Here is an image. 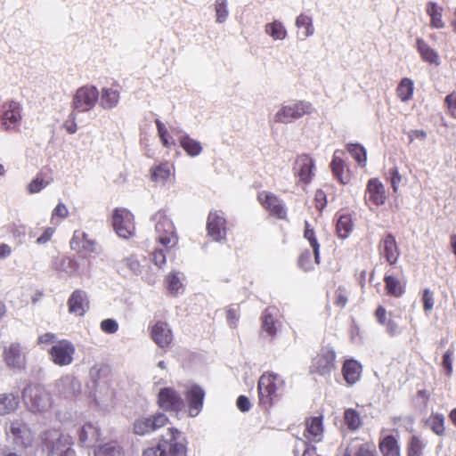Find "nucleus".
I'll use <instances>...</instances> for the list:
<instances>
[{
  "label": "nucleus",
  "mask_w": 456,
  "mask_h": 456,
  "mask_svg": "<svg viewBox=\"0 0 456 456\" xmlns=\"http://www.w3.org/2000/svg\"><path fill=\"white\" fill-rule=\"evenodd\" d=\"M237 406L241 411L246 412L249 411L251 403L247 396L240 395L237 399Z\"/></svg>",
  "instance_id": "nucleus-63"
},
{
  "label": "nucleus",
  "mask_w": 456,
  "mask_h": 456,
  "mask_svg": "<svg viewBox=\"0 0 456 456\" xmlns=\"http://www.w3.org/2000/svg\"><path fill=\"white\" fill-rule=\"evenodd\" d=\"M77 267V265L73 259L69 257H63L61 259L60 264L56 268L61 272H64L71 275L75 273Z\"/></svg>",
  "instance_id": "nucleus-52"
},
{
  "label": "nucleus",
  "mask_w": 456,
  "mask_h": 456,
  "mask_svg": "<svg viewBox=\"0 0 456 456\" xmlns=\"http://www.w3.org/2000/svg\"><path fill=\"white\" fill-rule=\"evenodd\" d=\"M295 25L297 28L303 29L300 32V37L302 39H305L314 34V28L313 25L312 18L306 14H299L296 18Z\"/></svg>",
  "instance_id": "nucleus-37"
},
{
  "label": "nucleus",
  "mask_w": 456,
  "mask_h": 456,
  "mask_svg": "<svg viewBox=\"0 0 456 456\" xmlns=\"http://www.w3.org/2000/svg\"><path fill=\"white\" fill-rule=\"evenodd\" d=\"M22 399L27 407L35 412L46 411L52 406L51 395L38 385L27 386L22 391Z\"/></svg>",
  "instance_id": "nucleus-4"
},
{
  "label": "nucleus",
  "mask_w": 456,
  "mask_h": 456,
  "mask_svg": "<svg viewBox=\"0 0 456 456\" xmlns=\"http://www.w3.org/2000/svg\"><path fill=\"white\" fill-rule=\"evenodd\" d=\"M101 329L105 333L113 334L118 330V324L113 319H105L101 322Z\"/></svg>",
  "instance_id": "nucleus-57"
},
{
  "label": "nucleus",
  "mask_w": 456,
  "mask_h": 456,
  "mask_svg": "<svg viewBox=\"0 0 456 456\" xmlns=\"http://www.w3.org/2000/svg\"><path fill=\"white\" fill-rule=\"evenodd\" d=\"M151 261L159 268L166 263V256L162 250H155L152 253Z\"/></svg>",
  "instance_id": "nucleus-60"
},
{
  "label": "nucleus",
  "mask_w": 456,
  "mask_h": 456,
  "mask_svg": "<svg viewBox=\"0 0 456 456\" xmlns=\"http://www.w3.org/2000/svg\"><path fill=\"white\" fill-rule=\"evenodd\" d=\"M390 175H391V185L395 192L398 191L400 183L402 181V176L399 174L397 168H392L390 170Z\"/></svg>",
  "instance_id": "nucleus-59"
},
{
  "label": "nucleus",
  "mask_w": 456,
  "mask_h": 456,
  "mask_svg": "<svg viewBox=\"0 0 456 456\" xmlns=\"http://www.w3.org/2000/svg\"><path fill=\"white\" fill-rule=\"evenodd\" d=\"M189 400V415L195 417L201 410L204 399V392L198 386H192L187 393Z\"/></svg>",
  "instance_id": "nucleus-26"
},
{
  "label": "nucleus",
  "mask_w": 456,
  "mask_h": 456,
  "mask_svg": "<svg viewBox=\"0 0 456 456\" xmlns=\"http://www.w3.org/2000/svg\"><path fill=\"white\" fill-rule=\"evenodd\" d=\"M100 436V430L98 427L92 423H86L84 425L78 433L79 442L85 444L87 442L95 441Z\"/></svg>",
  "instance_id": "nucleus-40"
},
{
  "label": "nucleus",
  "mask_w": 456,
  "mask_h": 456,
  "mask_svg": "<svg viewBox=\"0 0 456 456\" xmlns=\"http://www.w3.org/2000/svg\"><path fill=\"white\" fill-rule=\"evenodd\" d=\"M386 289L394 297H401L403 293V289L401 282L393 276H386Z\"/></svg>",
  "instance_id": "nucleus-49"
},
{
  "label": "nucleus",
  "mask_w": 456,
  "mask_h": 456,
  "mask_svg": "<svg viewBox=\"0 0 456 456\" xmlns=\"http://www.w3.org/2000/svg\"><path fill=\"white\" fill-rule=\"evenodd\" d=\"M53 233H54L53 228L48 227V228L45 229L42 235L37 240V242L38 244H45L46 242H48L51 240Z\"/></svg>",
  "instance_id": "nucleus-64"
},
{
  "label": "nucleus",
  "mask_w": 456,
  "mask_h": 456,
  "mask_svg": "<svg viewBox=\"0 0 456 456\" xmlns=\"http://www.w3.org/2000/svg\"><path fill=\"white\" fill-rule=\"evenodd\" d=\"M151 336L157 346L162 349L167 348L173 341V332L165 322H157L151 328Z\"/></svg>",
  "instance_id": "nucleus-15"
},
{
  "label": "nucleus",
  "mask_w": 456,
  "mask_h": 456,
  "mask_svg": "<svg viewBox=\"0 0 456 456\" xmlns=\"http://www.w3.org/2000/svg\"><path fill=\"white\" fill-rule=\"evenodd\" d=\"M315 265L318 264L315 263V257L313 252L311 253L309 250H305L301 253L298 258V266L303 271L307 272L313 270Z\"/></svg>",
  "instance_id": "nucleus-50"
},
{
  "label": "nucleus",
  "mask_w": 456,
  "mask_h": 456,
  "mask_svg": "<svg viewBox=\"0 0 456 456\" xmlns=\"http://www.w3.org/2000/svg\"><path fill=\"white\" fill-rule=\"evenodd\" d=\"M122 264L133 273L138 274L141 272V265L134 256L125 257Z\"/></svg>",
  "instance_id": "nucleus-55"
},
{
  "label": "nucleus",
  "mask_w": 456,
  "mask_h": 456,
  "mask_svg": "<svg viewBox=\"0 0 456 456\" xmlns=\"http://www.w3.org/2000/svg\"><path fill=\"white\" fill-rule=\"evenodd\" d=\"M424 444L417 436H413L411 440L409 448V456H420Z\"/></svg>",
  "instance_id": "nucleus-56"
},
{
  "label": "nucleus",
  "mask_w": 456,
  "mask_h": 456,
  "mask_svg": "<svg viewBox=\"0 0 456 456\" xmlns=\"http://www.w3.org/2000/svg\"><path fill=\"white\" fill-rule=\"evenodd\" d=\"M214 10L216 12V22L220 24L225 22L229 14L227 0H216Z\"/></svg>",
  "instance_id": "nucleus-47"
},
{
  "label": "nucleus",
  "mask_w": 456,
  "mask_h": 456,
  "mask_svg": "<svg viewBox=\"0 0 456 456\" xmlns=\"http://www.w3.org/2000/svg\"><path fill=\"white\" fill-rule=\"evenodd\" d=\"M142 456H187V440L178 429L170 428L159 443L143 450Z\"/></svg>",
  "instance_id": "nucleus-1"
},
{
  "label": "nucleus",
  "mask_w": 456,
  "mask_h": 456,
  "mask_svg": "<svg viewBox=\"0 0 456 456\" xmlns=\"http://www.w3.org/2000/svg\"><path fill=\"white\" fill-rule=\"evenodd\" d=\"M158 241L167 248H174L178 242L174 224L167 216H160L155 225Z\"/></svg>",
  "instance_id": "nucleus-10"
},
{
  "label": "nucleus",
  "mask_w": 456,
  "mask_h": 456,
  "mask_svg": "<svg viewBox=\"0 0 456 456\" xmlns=\"http://www.w3.org/2000/svg\"><path fill=\"white\" fill-rule=\"evenodd\" d=\"M70 247L80 253H91L95 249V241L89 240L84 232L75 231L70 240Z\"/></svg>",
  "instance_id": "nucleus-25"
},
{
  "label": "nucleus",
  "mask_w": 456,
  "mask_h": 456,
  "mask_svg": "<svg viewBox=\"0 0 456 456\" xmlns=\"http://www.w3.org/2000/svg\"><path fill=\"white\" fill-rule=\"evenodd\" d=\"M112 225L120 238H130L134 232L133 214L125 208H117L112 216Z\"/></svg>",
  "instance_id": "nucleus-9"
},
{
  "label": "nucleus",
  "mask_w": 456,
  "mask_h": 456,
  "mask_svg": "<svg viewBox=\"0 0 456 456\" xmlns=\"http://www.w3.org/2000/svg\"><path fill=\"white\" fill-rule=\"evenodd\" d=\"M366 194L369 196V200L377 206L383 205L387 199L385 187L377 178L369 180Z\"/></svg>",
  "instance_id": "nucleus-24"
},
{
  "label": "nucleus",
  "mask_w": 456,
  "mask_h": 456,
  "mask_svg": "<svg viewBox=\"0 0 456 456\" xmlns=\"http://www.w3.org/2000/svg\"><path fill=\"white\" fill-rule=\"evenodd\" d=\"M49 184L48 182L45 181L41 175H37L31 183L28 185V191L29 193H37L43 190Z\"/></svg>",
  "instance_id": "nucleus-54"
},
{
  "label": "nucleus",
  "mask_w": 456,
  "mask_h": 456,
  "mask_svg": "<svg viewBox=\"0 0 456 456\" xmlns=\"http://www.w3.org/2000/svg\"><path fill=\"white\" fill-rule=\"evenodd\" d=\"M375 445L360 438L353 439L346 449L344 456H374Z\"/></svg>",
  "instance_id": "nucleus-23"
},
{
  "label": "nucleus",
  "mask_w": 456,
  "mask_h": 456,
  "mask_svg": "<svg viewBox=\"0 0 456 456\" xmlns=\"http://www.w3.org/2000/svg\"><path fill=\"white\" fill-rule=\"evenodd\" d=\"M428 425L434 433L443 436L444 433V418L442 414L433 413L427 420Z\"/></svg>",
  "instance_id": "nucleus-46"
},
{
  "label": "nucleus",
  "mask_w": 456,
  "mask_h": 456,
  "mask_svg": "<svg viewBox=\"0 0 456 456\" xmlns=\"http://www.w3.org/2000/svg\"><path fill=\"white\" fill-rule=\"evenodd\" d=\"M179 142L184 151L191 157H197L202 151L201 143L191 138L188 134L182 135L179 138Z\"/></svg>",
  "instance_id": "nucleus-36"
},
{
  "label": "nucleus",
  "mask_w": 456,
  "mask_h": 456,
  "mask_svg": "<svg viewBox=\"0 0 456 456\" xmlns=\"http://www.w3.org/2000/svg\"><path fill=\"white\" fill-rule=\"evenodd\" d=\"M94 456H124V450L118 442L110 441L97 446Z\"/></svg>",
  "instance_id": "nucleus-34"
},
{
  "label": "nucleus",
  "mask_w": 456,
  "mask_h": 456,
  "mask_svg": "<svg viewBox=\"0 0 456 456\" xmlns=\"http://www.w3.org/2000/svg\"><path fill=\"white\" fill-rule=\"evenodd\" d=\"M422 301H423L425 312L428 313V312H430L431 310H433L434 305H435V300H434L433 293L429 289H426L424 290Z\"/></svg>",
  "instance_id": "nucleus-58"
},
{
  "label": "nucleus",
  "mask_w": 456,
  "mask_h": 456,
  "mask_svg": "<svg viewBox=\"0 0 456 456\" xmlns=\"http://www.w3.org/2000/svg\"><path fill=\"white\" fill-rule=\"evenodd\" d=\"M284 381L274 373L263 374L258 381V392L262 403H271L273 396H278V392L283 387Z\"/></svg>",
  "instance_id": "nucleus-7"
},
{
  "label": "nucleus",
  "mask_w": 456,
  "mask_h": 456,
  "mask_svg": "<svg viewBox=\"0 0 456 456\" xmlns=\"http://www.w3.org/2000/svg\"><path fill=\"white\" fill-rule=\"evenodd\" d=\"M75 346L67 339L56 341L48 351L50 360L56 365L63 367L70 365L74 360Z\"/></svg>",
  "instance_id": "nucleus-8"
},
{
  "label": "nucleus",
  "mask_w": 456,
  "mask_h": 456,
  "mask_svg": "<svg viewBox=\"0 0 456 456\" xmlns=\"http://www.w3.org/2000/svg\"><path fill=\"white\" fill-rule=\"evenodd\" d=\"M335 352L329 348H324L314 359L313 370L321 375L330 373L335 369Z\"/></svg>",
  "instance_id": "nucleus-17"
},
{
  "label": "nucleus",
  "mask_w": 456,
  "mask_h": 456,
  "mask_svg": "<svg viewBox=\"0 0 456 456\" xmlns=\"http://www.w3.org/2000/svg\"><path fill=\"white\" fill-rule=\"evenodd\" d=\"M379 446L382 456H400V448L393 436H386L380 440Z\"/></svg>",
  "instance_id": "nucleus-35"
},
{
  "label": "nucleus",
  "mask_w": 456,
  "mask_h": 456,
  "mask_svg": "<svg viewBox=\"0 0 456 456\" xmlns=\"http://www.w3.org/2000/svg\"><path fill=\"white\" fill-rule=\"evenodd\" d=\"M417 48L422 59L431 64L439 65V56L437 53L420 38L417 39Z\"/></svg>",
  "instance_id": "nucleus-38"
},
{
  "label": "nucleus",
  "mask_w": 456,
  "mask_h": 456,
  "mask_svg": "<svg viewBox=\"0 0 456 456\" xmlns=\"http://www.w3.org/2000/svg\"><path fill=\"white\" fill-rule=\"evenodd\" d=\"M174 167L170 163L160 164L151 170V179L160 184H165L171 176H174Z\"/></svg>",
  "instance_id": "nucleus-31"
},
{
  "label": "nucleus",
  "mask_w": 456,
  "mask_h": 456,
  "mask_svg": "<svg viewBox=\"0 0 456 456\" xmlns=\"http://www.w3.org/2000/svg\"><path fill=\"white\" fill-rule=\"evenodd\" d=\"M158 403L165 410L179 411L184 408L183 400L170 387H165L159 391Z\"/></svg>",
  "instance_id": "nucleus-14"
},
{
  "label": "nucleus",
  "mask_w": 456,
  "mask_h": 456,
  "mask_svg": "<svg viewBox=\"0 0 456 456\" xmlns=\"http://www.w3.org/2000/svg\"><path fill=\"white\" fill-rule=\"evenodd\" d=\"M445 102L452 117L456 118V94H451L446 96Z\"/></svg>",
  "instance_id": "nucleus-62"
},
{
  "label": "nucleus",
  "mask_w": 456,
  "mask_h": 456,
  "mask_svg": "<svg viewBox=\"0 0 456 456\" xmlns=\"http://www.w3.org/2000/svg\"><path fill=\"white\" fill-rule=\"evenodd\" d=\"M413 82L410 78H403L397 87V95L402 102L409 101L413 94Z\"/></svg>",
  "instance_id": "nucleus-41"
},
{
  "label": "nucleus",
  "mask_w": 456,
  "mask_h": 456,
  "mask_svg": "<svg viewBox=\"0 0 456 456\" xmlns=\"http://www.w3.org/2000/svg\"><path fill=\"white\" fill-rule=\"evenodd\" d=\"M263 329L271 336L276 333L275 321L269 309H266L263 314Z\"/></svg>",
  "instance_id": "nucleus-51"
},
{
  "label": "nucleus",
  "mask_w": 456,
  "mask_h": 456,
  "mask_svg": "<svg viewBox=\"0 0 456 456\" xmlns=\"http://www.w3.org/2000/svg\"><path fill=\"white\" fill-rule=\"evenodd\" d=\"M258 200L272 216L280 219L286 217V209L275 195L267 191H262L258 194Z\"/></svg>",
  "instance_id": "nucleus-16"
},
{
  "label": "nucleus",
  "mask_w": 456,
  "mask_h": 456,
  "mask_svg": "<svg viewBox=\"0 0 456 456\" xmlns=\"http://www.w3.org/2000/svg\"><path fill=\"white\" fill-rule=\"evenodd\" d=\"M5 431L7 438L16 446L27 448L34 443V433L21 419H13L7 423Z\"/></svg>",
  "instance_id": "nucleus-5"
},
{
  "label": "nucleus",
  "mask_w": 456,
  "mask_h": 456,
  "mask_svg": "<svg viewBox=\"0 0 456 456\" xmlns=\"http://www.w3.org/2000/svg\"><path fill=\"white\" fill-rule=\"evenodd\" d=\"M69 216V210L65 204L60 202L53 210L51 224H57L59 222H56V218L64 219Z\"/></svg>",
  "instance_id": "nucleus-53"
},
{
  "label": "nucleus",
  "mask_w": 456,
  "mask_h": 456,
  "mask_svg": "<svg viewBox=\"0 0 456 456\" xmlns=\"http://www.w3.org/2000/svg\"><path fill=\"white\" fill-rule=\"evenodd\" d=\"M339 151H335L334 158L331 162V168L334 175L344 184H346L350 181L349 170H345V163L338 155Z\"/></svg>",
  "instance_id": "nucleus-33"
},
{
  "label": "nucleus",
  "mask_w": 456,
  "mask_h": 456,
  "mask_svg": "<svg viewBox=\"0 0 456 456\" xmlns=\"http://www.w3.org/2000/svg\"><path fill=\"white\" fill-rule=\"evenodd\" d=\"M69 311L77 316H82L89 308L87 295L84 290L76 289L68 300Z\"/></svg>",
  "instance_id": "nucleus-20"
},
{
  "label": "nucleus",
  "mask_w": 456,
  "mask_h": 456,
  "mask_svg": "<svg viewBox=\"0 0 456 456\" xmlns=\"http://www.w3.org/2000/svg\"><path fill=\"white\" fill-rule=\"evenodd\" d=\"M427 12L431 17V25L436 28L444 26L442 20V8L438 7L436 3H429L427 7Z\"/></svg>",
  "instance_id": "nucleus-44"
},
{
  "label": "nucleus",
  "mask_w": 456,
  "mask_h": 456,
  "mask_svg": "<svg viewBox=\"0 0 456 456\" xmlns=\"http://www.w3.org/2000/svg\"><path fill=\"white\" fill-rule=\"evenodd\" d=\"M345 424L350 430H356L362 425L360 413L354 409H346L344 413Z\"/></svg>",
  "instance_id": "nucleus-42"
},
{
  "label": "nucleus",
  "mask_w": 456,
  "mask_h": 456,
  "mask_svg": "<svg viewBox=\"0 0 456 456\" xmlns=\"http://www.w3.org/2000/svg\"><path fill=\"white\" fill-rule=\"evenodd\" d=\"M100 93L94 86H84L79 87L73 97L72 106L74 112L70 118H76V112H87L94 109L99 100Z\"/></svg>",
  "instance_id": "nucleus-6"
},
{
  "label": "nucleus",
  "mask_w": 456,
  "mask_h": 456,
  "mask_svg": "<svg viewBox=\"0 0 456 456\" xmlns=\"http://www.w3.org/2000/svg\"><path fill=\"white\" fill-rule=\"evenodd\" d=\"M347 151L360 166L365 167L367 157L365 149L362 145L348 144Z\"/></svg>",
  "instance_id": "nucleus-48"
},
{
  "label": "nucleus",
  "mask_w": 456,
  "mask_h": 456,
  "mask_svg": "<svg viewBox=\"0 0 456 456\" xmlns=\"http://www.w3.org/2000/svg\"><path fill=\"white\" fill-rule=\"evenodd\" d=\"M264 29L265 33L274 41H283L288 36L285 26L278 20L266 23Z\"/></svg>",
  "instance_id": "nucleus-30"
},
{
  "label": "nucleus",
  "mask_w": 456,
  "mask_h": 456,
  "mask_svg": "<svg viewBox=\"0 0 456 456\" xmlns=\"http://www.w3.org/2000/svg\"><path fill=\"white\" fill-rule=\"evenodd\" d=\"M56 388L61 396L71 398L80 394L81 383L75 377L67 375L56 382Z\"/></svg>",
  "instance_id": "nucleus-18"
},
{
  "label": "nucleus",
  "mask_w": 456,
  "mask_h": 456,
  "mask_svg": "<svg viewBox=\"0 0 456 456\" xmlns=\"http://www.w3.org/2000/svg\"><path fill=\"white\" fill-rule=\"evenodd\" d=\"M184 275L179 272H171L166 277V283L168 291L173 294H178L183 288Z\"/></svg>",
  "instance_id": "nucleus-39"
},
{
  "label": "nucleus",
  "mask_w": 456,
  "mask_h": 456,
  "mask_svg": "<svg viewBox=\"0 0 456 456\" xmlns=\"http://www.w3.org/2000/svg\"><path fill=\"white\" fill-rule=\"evenodd\" d=\"M42 440L48 456H76L72 437L58 429L45 430L42 434Z\"/></svg>",
  "instance_id": "nucleus-2"
},
{
  "label": "nucleus",
  "mask_w": 456,
  "mask_h": 456,
  "mask_svg": "<svg viewBox=\"0 0 456 456\" xmlns=\"http://www.w3.org/2000/svg\"><path fill=\"white\" fill-rule=\"evenodd\" d=\"M379 249L380 253L390 265H395L397 262L400 252L395 238L392 234H387L380 241Z\"/></svg>",
  "instance_id": "nucleus-22"
},
{
  "label": "nucleus",
  "mask_w": 456,
  "mask_h": 456,
  "mask_svg": "<svg viewBox=\"0 0 456 456\" xmlns=\"http://www.w3.org/2000/svg\"><path fill=\"white\" fill-rule=\"evenodd\" d=\"M225 224L226 221L222 212H210L207 222L208 235L216 241L224 240L226 236Z\"/></svg>",
  "instance_id": "nucleus-13"
},
{
  "label": "nucleus",
  "mask_w": 456,
  "mask_h": 456,
  "mask_svg": "<svg viewBox=\"0 0 456 456\" xmlns=\"http://www.w3.org/2000/svg\"><path fill=\"white\" fill-rule=\"evenodd\" d=\"M3 358L6 365L13 370H22L26 367L25 349L18 343L4 346Z\"/></svg>",
  "instance_id": "nucleus-12"
},
{
  "label": "nucleus",
  "mask_w": 456,
  "mask_h": 456,
  "mask_svg": "<svg viewBox=\"0 0 456 456\" xmlns=\"http://www.w3.org/2000/svg\"><path fill=\"white\" fill-rule=\"evenodd\" d=\"M21 119V107L16 102L8 103L3 115V126L6 130H16Z\"/></svg>",
  "instance_id": "nucleus-19"
},
{
  "label": "nucleus",
  "mask_w": 456,
  "mask_h": 456,
  "mask_svg": "<svg viewBox=\"0 0 456 456\" xmlns=\"http://www.w3.org/2000/svg\"><path fill=\"white\" fill-rule=\"evenodd\" d=\"M306 432L307 438L314 442H319L322 440L323 428L322 417H313L306 420Z\"/></svg>",
  "instance_id": "nucleus-32"
},
{
  "label": "nucleus",
  "mask_w": 456,
  "mask_h": 456,
  "mask_svg": "<svg viewBox=\"0 0 456 456\" xmlns=\"http://www.w3.org/2000/svg\"><path fill=\"white\" fill-rule=\"evenodd\" d=\"M343 374L348 385L355 384L362 374V365L355 360H346L343 366Z\"/></svg>",
  "instance_id": "nucleus-28"
},
{
  "label": "nucleus",
  "mask_w": 456,
  "mask_h": 456,
  "mask_svg": "<svg viewBox=\"0 0 456 456\" xmlns=\"http://www.w3.org/2000/svg\"><path fill=\"white\" fill-rule=\"evenodd\" d=\"M99 98L102 109L109 110L118 106L120 94L116 89L104 87L102 89Z\"/></svg>",
  "instance_id": "nucleus-29"
},
{
  "label": "nucleus",
  "mask_w": 456,
  "mask_h": 456,
  "mask_svg": "<svg viewBox=\"0 0 456 456\" xmlns=\"http://www.w3.org/2000/svg\"><path fill=\"white\" fill-rule=\"evenodd\" d=\"M314 108L311 102L307 101H294L281 105L273 117L274 123L290 124L305 115L313 112Z\"/></svg>",
  "instance_id": "nucleus-3"
},
{
  "label": "nucleus",
  "mask_w": 456,
  "mask_h": 456,
  "mask_svg": "<svg viewBox=\"0 0 456 456\" xmlns=\"http://www.w3.org/2000/svg\"><path fill=\"white\" fill-rule=\"evenodd\" d=\"M353 230L350 216H341L337 222V232L341 239H346Z\"/></svg>",
  "instance_id": "nucleus-45"
},
{
  "label": "nucleus",
  "mask_w": 456,
  "mask_h": 456,
  "mask_svg": "<svg viewBox=\"0 0 456 456\" xmlns=\"http://www.w3.org/2000/svg\"><path fill=\"white\" fill-rule=\"evenodd\" d=\"M167 422L168 419L163 413H157L150 417H140L134 423V431L136 435L144 436L164 427Z\"/></svg>",
  "instance_id": "nucleus-11"
},
{
  "label": "nucleus",
  "mask_w": 456,
  "mask_h": 456,
  "mask_svg": "<svg viewBox=\"0 0 456 456\" xmlns=\"http://www.w3.org/2000/svg\"><path fill=\"white\" fill-rule=\"evenodd\" d=\"M314 167V160L305 154L300 155L297 158L294 171L301 181L309 183L314 175L313 169Z\"/></svg>",
  "instance_id": "nucleus-21"
},
{
  "label": "nucleus",
  "mask_w": 456,
  "mask_h": 456,
  "mask_svg": "<svg viewBox=\"0 0 456 456\" xmlns=\"http://www.w3.org/2000/svg\"><path fill=\"white\" fill-rule=\"evenodd\" d=\"M304 237L305 240H308L311 248H313V254H314V256L315 257V263L319 264L320 261H319V248H320V245L318 243V240L315 237V232L314 231L310 228V225L308 224V222H305V232H304Z\"/></svg>",
  "instance_id": "nucleus-43"
},
{
  "label": "nucleus",
  "mask_w": 456,
  "mask_h": 456,
  "mask_svg": "<svg viewBox=\"0 0 456 456\" xmlns=\"http://www.w3.org/2000/svg\"><path fill=\"white\" fill-rule=\"evenodd\" d=\"M20 404L19 396L12 392L0 394V416L15 411Z\"/></svg>",
  "instance_id": "nucleus-27"
},
{
  "label": "nucleus",
  "mask_w": 456,
  "mask_h": 456,
  "mask_svg": "<svg viewBox=\"0 0 456 456\" xmlns=\"http://www.w3.org/2000/svg\"><path fill=\"white\" fill-rule=\"evenodd\" d=\"M347 303V297L346 290L342 288H339L336 291V300L335 304L339 307H344Z\"/></svg>",
  "instance_id": "nucleus-61"
}]
</instances>
